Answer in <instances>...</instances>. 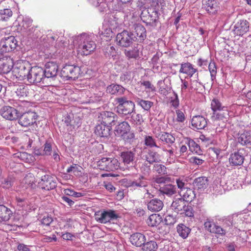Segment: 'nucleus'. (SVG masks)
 Here are the masks:
<instances>
[{"label":"nucleus","instance_id":"f257e3e1","mask_svg":"<svg viewBox=\"0 0 251 251\" xmlns=\"http://www.w3.org/2000/svg\"><path fill=\"white\" fill-rule=\"evenodd\" d=\"M78 46V53L82 55H88L94 51L96 48L95 43L92 40L90 37L85 33L80 34L75 38Z\"/></svg>","mask_w":251,"mask_h":251},{"label":"nucleus","instance_id":"f03ea898","mask_svg":"<svg viewBox=\"0 0 251 251\" xmlns=\"http://www.w3.org/2000/svg\"><path fill=\"white\" fill-rule=\"evenodd\" d=\"M118 103L117 112L123 116L131 115L135 111L133 102L127 100L126 97L118 98L116 100Z\"/></svg>","mask_w":251,"mask_h":251},{"label":"nucleus","instance_id":"7ed1b4c3","mask_svg":"<svg viewBox=\"0 0 251 251\" xmlns=\"http://www.w3.org/2000/svg\"><path fill=\"white\" fill-rule=\"evenodd\" d=\"M31 65L27 61H19L17 62L12 70V73L16 78L20 80L27 78Z\"/></svg>","mask_w":251,"mask_h":251},{"label":"nucleus","instance_id":"20e7f679","mask_svg":"<svg viewBox=\"0 0 251 251\" xmlns=\"http://www.w3.org/2000/svg\"><path fill=\"white\" fill-rule=\"evenodd\" d=\"M98 166L101 170L114 171L119 168L120 163L115 158L103 157L98 161Z\"/></svg>","mask_w":251,"mask_h":251},{"label":"nucleus","instance_id":"39448f33","mask_svg":"<svg viewBox=\"0 0 251 251\" xmlns=\"http://www.w3.org/2000/svg\"><path fill=\"white\" fill-rule=\"evenodd\" d=\"M80 68L73 65H66L63 67L60 72V76L66 80H75L80 74Z\"/></svg>","mask_w":251,"mask_h":251},{"label":"nucleus","instance_id":"423d86ee","mask_svg":"<svg viewBox=\"0 0 251 251\" xmlns=\"http://www.w3.org/2000/svg\"><path fill=\"white\" fill-rule=\"evenodd\" d=\"M17 46V41L13 36L2 37L0 40V50L4 53L14 50Z\"/></svg>","mask_w":251,"mask_h":251},{"label":"nucleus","instance_id":"0eeeda50","mask_svg":"<svg viewBox=\"0 0 251 251\" xmlns=\"http://www.w3.org/2000/svg\"><path fill=\"white\" fill-rule=\"evenodd\" d=\"M211 108L214 111L212 118L214 120H222L228 115L226 107H222L220 101L217 99H213L211 103Z\"/></svg>","mask_w":251,"mask_h":251},{"label":"nucleus","instance_id":"6e6552de","mask_svg":"<svg viewBox=\"0 0 251 251\" xmlns=\"http://www.w3.org/2000/svg\"><path fill=\"white\" fill-rule=\"evenodd\" d=\"M44 72V69L41 67H30L26 79L30 83H39L45 78Z\"/></svg>","mask_w":251,"mask_h":251},{"label":"nucleus","instance_id":"1a4fd4ad","mask_svg":"<svg viewBox=\"0 0 251 251\" xmlns=\"http://www.w3.org/2000/svg\"><path fill=\"white\" fill-rule=\"evenodd\" d=\"M95 216L97 222L102 224L117 220L119 217L115 212L112 210L99 211L95 213Z\"/></svg>","mask_w":251,"mask_h":251},{"label":"nucleus","instance_id":"9d476101","mask_svg":"<svg viewBox=\"0 0 251 251\" xmlns=\"http://www.w3.org/2000/svg\"><path fill=\"white\" fill-rule=\"evenodd\" d=\"M135 37L132 36L130 32L127 30H124L117 35L116 42L119 46L127 48L130 46L135 41Z\"/></svg>","mask_w":251,"mask_h":251},{"label":"nucleus","instance_id":"9b49d317","mask_svg":"<svg viewBox=\"0 0 251 251\" xmlns=\"http://www.w3.org/2000/svg\"><path fill=\"white\" fill-rule=\"evenodd\" d=\"M37 114L33 111H28L23 113L18 119V123L22 126L27 127L36 123Z\"/></svg>","mask_w":251,"mask_h":251},{"label":"nucleus","instance_id":"f8f14e48","mask_svg":"<svg viewBox=\"0 0 251 251\" xmlns=\"http://www.w3.org/2000/svg\"><path fill=\"white\" fill-rule=\"evenodd\" d=\"M14 68V61L8 56H4L0 58V73L7 74Z\"/></svg>","mask_w":251,"mask_h":251},{"label":"nucleus","instance_id":"ddd939ff","mask_svg":"<svg viewBox=\"0 0 251 251\" xmlns=\"http://www.w3.org/2000/svg\"><path fill=\"white\" fill-rule=\"evenodd\" d=\"M117 118V116L115 113L110 111L102 112L99 116V121L107 126L115 125Z\"/></svg>","mask_w":251,"mask_h":251},{"label":"nucleus","instance_id":"4468645a","mask_svg":"<svg viewBox=\"0 0 251 251\" xmlns=\"http://www.w3.org/2000/svg\"><path fill=\"white\" fill-rule=\"evenodd\" d=\"M141 159L150 164L161 161L160 155L156 151L151 150H149L147 152H143L141 154Z\"/></svg>","mask_w":251,"mask_h":251},{"label":"nucleus","instance_id":"2eb2a0df","mask_svg":"<svg viewBox=\"0 0 251 251\" xmlns=\"http://www.w3.org/2000/svg\"><path fill=\"white\" fill-rule=\"evenodd\" d=\"M147 178L144 176L140 175L139 176L133 180H129L127 184V187H131L134 189L145 188L148 186Z\"/></svg>","mask_w":251,"mask_h":251},{"label":"nucleus","instance_id":"dca6fc26","mask_svg":"<svg viewBox=\"0 0 251 251\" xmlns=\"http://www.w3.org/2000/svg\"><path fill=\"white\" fill-rule=\"evenodd\" d=\"M0 113L3 118L8 120H14L18 117V111L15 108L9 106L3 107Z\"/></svg>","mask_w":251,"mask_h":251},{"label":"nucleus","instance_id":"f3484780","mask_svg":"<svg viewBox=\"0 0 251 251\" xmlns=\"http://www.w3.org/2000/svg\"><path fill=\"white\" fill-rule=\"evenodd\" d=\"M39 184L42 189L48 191L53 189L56 186V182L50 176L48 175L41 177Z\"/></svg>","mask_w":251,"mask_h":251},{"label":"nucleus","instance_id":"a211bd4d","mask_svg":"<svg viewBox=\"0 0 251 251\" xmlns=\"http://www.w3.org/2000/svg\"><path fill=\"white\" fill-rule=\"evenodd\" d=\"M249 30V23L246 20H241L235 24L233 31L237 36H243Z\"/></svg>","mask_w":251,"mask_h":251},{"label":"nucleus","instance_id":"6ab92c4d","mask_svg":"<svg viewBox=\"0 0 251 251\" xmlns=\"http://www.w3.org/2000/svg\"><path fill=\"white\" fill-rule=\"evenodd\" d=\"M58 71L57 64L53 62H49L46 64L44 70L45 77L53 78L56 76Z\"/></svg>","mask_w":251,"mask_h":251},{"label":"nucleus","instance_id":"aec40b11","mask_svg":"<svg viewBox=\"0 0 251 251\" xmlns=\"http://www.w3.org/2000/svg\"><path fill=\"white\" fill-rule=\"evenodd\" d=\"M130 33L132 36L136 37L135 41H143L146 37V30L143 25L140 24L135 25L134 30Z\"/></svg>","mask_w":251,"mask_h":251},{"label":"nucleus","instance_id":"412c9836","mask_svg":"<svg viewBox=\"0 0 251 251\" xmlns=\"http://www.w3.org/2000/svg\"><path fill=\"white\" fill-rule=\"evenodd\" d=\"M129 241L133 245L137 247H141L146 241V238L144 234L136 232L130 235Z\"/></svg>","mask_w":251,"mask_h":251},{"label":"nucleus","instance_id":"4be33fe9","mask_svg":"<svg viewBox=\"0 0 251 251\" xmlns=\"http://www.w3.org/2000/svg\"><path fill=\"white\" fill-rule=\"evenodd\" d=\"M192 126L197 129L204 128L207 125L206 119L201 116H196L191 120Z\"/></svg>","mask_w":251,"mask_h":251},{"label":"nucleus","instance_id":"5701e85b","mask_svg":"<svg viewBox=\"0 0 251 251\" xmlns=\"http://www.w3.org/2000/svg\"><path fill=\"white\" fill-rule=\"evenodd\" d=\"M187 202L181 198H176L172 203V209L176 213L182 212L185 210Z\"/></svg>","mask_w":251,"mask_h":251},{"label":"nucleus","instance_id":"b1692460","mask_svg":"<svg viewBox=\"0 0 251 251\" xmlns=\"http://www.w3.org/2000/svg\"><path fill=\"white\" fill-rule=\"evenodd\" d=\"M130 127L127 122L123 121L117 125L115 128V133L118 136H122L129 131Z\"/></svg>","mask_w":251,"mask_h":251},{"label":"nucleus","instance_id":"393cba45","mask_svg":"<svg viewBox=\"0 0 251 251\" xmlns=\"http://www.w3.org/2000/svg\"><path fill=\"white\" fill-rule=\"evenodd\" d=\"M110 127L109 126L100 124L96 126L95 133L101 137H107L110 135Z\"/></svg>","mask_w":251,"mask_h":251},{"label":"nucleus","instance_id":"a878e982","mask_svg":"<svg viewBox=\"0 0 251 251\" xmlns=\"http://www.w3.org/2000/svg\"><path fill=\"white\" fill-rule=\"evenodd\" d=\"M148 208L149 210L153 212L160 211L163 207V202L157 199H152L150 201L148 204Z\"/></svg>","mask_w":251,"mask_h":251},{"label":"nucleus","instance_id":"bb28decb","mask_svg":"<svg viewBox=\"0 0 251 251\" xmlns=\"http://www.w3.org/2000/svg\"><path fill=\"white\" fill-rule=\"evenodd\" d=\"M238 142L242 145L251 144V133L248 131H243L238 134Z\"/></svg>","mask_w":251,"mask_h":251},{"label":"nucleus","instance_id":"cd10ccee","mask_svg":"<svg viewBox=\"0 0 251 251\" xmlns=\"http://www.w3.org/2000/svg\"><path fill=\"white\" fill-rule=\"evenodd\" d=\"M244 160V157L239 152H235L232 153L229 158L230 163L233 165L238 166L242 165Z\"/></svg>","mask_w":251,"mask_h":251},{"label":"nucleus","instance_id":"c85d7f7f","mask_svg":"<svg viewBox=\"0 0 251 251\" xmlns=\"http://www.w3.org/2000/svg\"><path fill=\"white\" fill-rule=\"evenodd\" d=\"M120 156L125 165L133 164L135 158V153L132 151H123L121 153Z\"/></svg>","mask_w":251,"mask_h":251},{"label":"nucleus","instance_id":"c756f323","mask_svg":"<svg viewBox=\"0 0 251 251\" xmlns=\"http://www.w3.org/2000/svg\"><path fill=\"white\" fill-rule=\"evenodd\" d=\"M197 71V70L194 68L191 63L187 62L181 64L179 72L187 74L190 77H192Z\"/></svg>","mask_w":251,"mask_h":251},{"label":"nucleus","instance_id":"7c9ffc66","mask_svg":"<svg viewBox=\"0 0 251 251\" xmlns=\"http://www.w3.org/2000/svg\"><path fill=\"white\" fill-rule=\"evenodd\" d=\"M193 184L196 189L202 191L207 188L208 179L206 177H199L194 180Z\"/></svg>","mask_w":251,"mask_h":251},{"label":"nucleus","instance_id":"2f4dec72","mask_svg":"<svg viewBox=\"0 0 251 251\" xmlns=\"http://www.w3.org/2000/svg\"><path fill=\"white\" fill-rule=\"evenodd\" d=\"M106 91L111 95H121L124 94L125 89L121 85L112 84L107 87Z\"/></svg>","mask_w":251,"mask_h":251},{"label":"nucleus","instance_id":"473e14b6","mask_svg":"<svg viewBox=\"0 0 251 251\" xmlns=\"http://www.w3.org/2000/svg\"><path fill=\"white\" fill-rule=\"evenodd\" d=\"M179 195L182 197L186 202L191 201L195 197V194L194 191L190 188H186L182 190V192H178Z\"/></svg>","mask_w":251,"mask_h":251},{"label":"nucleus","instance_id":"72a5a7b5","mask_svg":"<svg viewBox=\"0 0 251 251\" xmlns=\"http://www.w3.org/2000/svg\"><path fill=\"white\" fill-rule=\"evenodd\" d=\"M12 214L11 211L3 205H0V223L8 221Z\"/></svg>","mask_w":251,"mask_h":251},{"label":"nucleus","instance_id":"f704fd0d","mask_svg":"<svg viewBox=\"0 0 251 251\" xmlns=\"http://www.w3.org/2000/svg\"><path fill=\"white\" fill-rule=\"evenodd\" d=\"M159 191L162 194H165L168 196H171L176 192V188L175 185L169 184L160 187Z\"/></svg>","mask_w":251,"mask_h":251},{"label":"nucleus","instance_id":"c9c22d12","mask_svg":"<svg viewBox=\"0 0 251 251\" xmlns=\"http://www.w3.org/2000/svg\"><path fill=\"white\" fill-rule=\"evenodd\" d=\"M162 221L161 217L157 214H151L147 220V223L150 226H156L159 225Z\"/></svg>","mask_w":251,"mask_h":251},{"label":"nucleus","instance_id":"e433bc0d","mask_svg":"<svg viewBox=\"0 0 251 251\" xmlns=\"http://www.w3.org/2000/svg\"><path fill=\"white\" fill-rule=\"evenodd\" d=\"M205 8L206 10L210 14H215L218 10L217 3L215 0H208L206 2Z\"/></svg>","mask_w":251,"mask_h":251},{"label":"nucleus","instance_id":"4c0bfd02","mask_svg":"<svg viewBox=\"0 0 251 251\" xmlns=\"http://www.w3.org/2000/svg\"><path fill=\"white\" fill-rule=\"evenodd\" d=\"M157 137L161 141L168 144H173L175 140L174 137H173L171 134L167 132H161L157 136Z\"/></svg>","mask_w":251,"mask_h":251},{"label":"nucleus","instance_id":"58836bf2","mask_svg":"<svg viewBox=\"0 0 251 251\" xmlns=\"http://www.w3.org/2000/svg\"><path fill=\"white\" fill-rule=\"evenodd\" d=\"M190 231L191 229L189 227L183 224H180L177 226V231L179 235L183 239L188 237Z\"/></svg>","mask_w":251,"mask_h":251},{"label":"nucleus","instance_id":"ea45409f","mask_svg":"<svg viewBox=\"0 0 251 251\" xmlns=\"http://www.w3.org/2000/svg\"><path fill=\"white\" fill-rule=\"evenodd\" d=\"M158 249V246L156 242L154 241H150L147 242H144L142 246V251H156Z\"/></svg>","mask_w":251,"mask_h":251},{"label":"nucleus","instance_id":"a19ab883","mask_svg":"<svg viewBox=\"0 0 251 251\" xmlns=\"http://www.w3.org/2000/svg\"><path fill=\"white\" fill-rule=\"evenodd\" d=\"M137 103L142 107L144 110L148 111L153 105V102L141 99L139 98H135Z\"/></svg>","mask_w":251,"mask_h":251},{"label":"nucleus","instance_id":"79ce46f5","mask_svg":"<svg viewBox=\"0 0 251 251\" xmlns=\"http://www.w3.org/2000/svg\"><path fill=\"white\" fill-rule=\"evenodd\" d=\"M13 13L10 9L5 8L0 10V20L7 21L12 17Z\"/></svg>","mask_w":251,"mask_h":251},{"label":"nucleus","instance_id":"37998d69","mask_svg":"<svg viewBox=\"0 0 251 251\" xmlns=\"http://www.w3.org/2000/svg\"><path fill=\"white\" fill-rule=\"evenodd\" d=\"M126 55L129 58H137L139 55V50L137 47H135L132 50H125Z\"/></svg>","mask_w":251,"mask_h":251},{"label":"nucleus","instance_id":"c03bdc74","mask_svg":"<svg viewBox=\"0 0 251 251\" xmlns=\"http://www.w3.org/2000/svg\"><path fill=\"white\" fill-rule=\"evenodd\" d=\"M144 143L146 146L150 148H159V147L157 145L155 139L151 136L146 135L144 137Z\"/></svg>","mask_w":251,"mask_h":251},{"label":"nucleus","instance_id":"a18cd8bd","mask_svg":"<svg viewBox=\"0 0 251 251\" xmlns=\"http://www.w3.org/2000/svg\"><path fill=\"white\" fill-rule=\"evenodd\" d=\"M43 154L45 155H50L53 152L52 145L51 142L47 141L43 146Z\"/></svg>","mask_w":251,"mask_h":251},{"label":"nucleus","instance_id":"49530a36","mask_svg":"<svg viewBox=\"0 0 251 251\" xmlns=\"http://www.w3.org/2000/svg\"><path fill=\"white\" fill-rule=\"evenodd\" d=\"M153 170L158 174L163 175L167 174V168L162 164H156L153 166Z\"/></svg>","mask_w":251,"mask_h":251},{"label":"nucleus","instance_id":"de8ad7c7","mask_svg":"<svg viewBox=\"0 0 251 251\" xmlns=\"http://www.w3.org/2000/svg\"><path fill=\"white\" fill-rule=\"evenodd\" d=\"M208 69L210 73L211 80L212 81H213L216 78L217 74V67L215 63L214 62H211L209 64Z\"/></svg>","mask_w":251,"mask_h":251},{"label":"nucleus","instance_id":"09e8293b","mask_svg":"<svg viewBox=\"0 0 251 251\" xmlns=\"http://www.w3.org/2000/svg\"><path fill=\"white\" fill-rule=\"evenodd\" d=\"M16 93L19 98L26 96L27 94L26 87L24 85L19 86L17 88Z\"/></svg>","mask_w":251,"mask_h":251},{"label":"nucleus","instance_id":"8fccbe9b","mask_svg":"<svg viewBox=\"0 0 251 251\" xmlns=\"http://www.w3.org/2000/svg\"><path fill=\"white\" fill-rule=\"evenodd\" d=\"M187 144L189 146L190 150L192 152L198 153V151L200 150V146L193 140L189 139L188 141Z\"/></svg>","mask_w":251,"mask_h":251},{"label":"nucleus","instance_id":"3c124183","mask_svg":"<svg viewBox=\"0 0 251 251\" xmlns=\"http://www.w3.org/2000/svg\"><path fill=\"white\" fill-rule=\"evenodd\" d=\"M13 182L14 178L11 176H8L2 181V187L6 189H9L13 185Z\"/></svg>","mask_w":251,"mask_h":251},{"label":"nucleus","instance_id":"603ef678","mask_svg":"<svg viewBox=\"0 0 251 251\" xmlns=\"http://www.w3.org/2000/svg\"><path fill=\"white\" fill-rule=\"evenodd\" d=\"M80 166L76 164H73L69 167L67 170V172L70 173L72 172L75 175H78L80 172Z\"/></svg>","mask_w":251,"mask_h":251},{"label":"nucleus","instance_id":"864d4df0","mask_svg":"<svg viewBox=\"0 0 251 251\" xmlns=\"http://www.w3.org/2000/svg\"><path fill=\"white\" fill-rule=\"evenodd\" d=\"M34 182V177L32 174L27 175L23 180V183L31 186Z\"/></svg>","mask_w":251,"mask_h":251},{"label":"nucleus","instance_id":"5fc2aeb1","mask_svg":"<svg viewBox=\"0 0 251 251\" xmlns=\"http://www.w3.org/2000/svg\"><path fill=\"white\" fill-rule=\"evenodd\" d=\"M65 194L67 195L71 196L75 198H79L83 196V194L80 192H76L70 189H65Z\"/></svg>","mask_w":251,"mask_h":251},{"label":"nucleus","instance_id":"6e6d98bb","mask_svg":"<svg viewBox=\"0 0 251 251\" xmlns=\"http://www.w3.org/2000/svg\"><path fill=\"white\" fill-rule=\"evenodd\" d=\"M131 118V120L134 121L136 124L140 125L143 122V119L141 114L132 113Z\"/></svg>","mask_w":251,"mask_h":251},{"label":"nucleus","instance_id":"4d7b16f0","mask_svg":"<svg viewBox=\"0 0 251 251\" xmlns=\"http://www.w3.org/2000/svg\"><path fill=\"white\" fill-rule=\"evenodd\" d=\"M52 221V217L48 215L45 216L41 220L42 225L45 226H49Z\"/></svg>","mask_w":251,"mask_h":251},{"label":"nucleus","instance_id":"13d9d810","mask_svg":"<svg viewBox=\"0 0 251 251\" xmlns=\"http://www.w3.org/2000/svg\"><path fill=\"white\" fill-rule=\"evenodd\" d=\"M176 121L178 122H183L185 119V115L183 111L180 109H177L176 110Z\"/></svg>","mask_w":251,"mask_h":251},{"label":"nucleus","instance_id":"bf43d9fd","mask_svg":"<svg viewBox=\"0 0 251 251\" xmlns=\"http://www.w3.org/2000/svg\"><path fill=\"white\" fill-rule=\"evenodd\" d=\"M21 159L24 160L26 162H30V161H32V156L26 152H22L20 153V155L18 156Z\"/></svg>","mask_w":251,"mask_h":251},{"label":"nucleus","instance_id":"052dcab7","mask_svg":"<svg viewBox=\"0 0 251 251\" xmlns=\"http://www.w3.org/2000/svg\"><path fill=\"white\" fill-rule=\"evenodd\" d=\"M215 224L209 221H207L204 223V226L205 228L209 232L212 233L213 231H214V227H215Z\"/></svg>","mask_w":251,"mask_h":251},{"label":"nucleus","instance_id":"680f3d73","mask_svg":"<svg viewBox=\"0 0 251 251\" xmlns=\"http://www.w3.org/2000/svg\"><path fill=\"white\" fill-rule=\"evenodd\" d=\"M118 27V22H115V25H111V26H109V28L105 27L104 30H105V36H110L112 33V30L117 28Z\"/></svg>","mask_w":251,"mask_h":251},{"label":"nucleus","instance_id":"e2e57ef3","mask_svg":"<svg viewBox=\"0 0 251 251\" xmlns=\"http://www.w3.org/2000/svg\"><path fill=\"white\" fill-rule=\"evenodd\" d=\"M155 182L157 183L160 184V183H164L166 182H170L171 181V178L170 177H168L167 176H161L157 177L155 179Z\"/></svg>","mask_w":251,"mask_h":251},{"label":"nucleus","instance_id":"0e129e2a","mask_svg":"<svg viewBox=\"0 0 251 251\" xmlns=\"http://www.w3.org/2000/svg\"><path fill=\"white\" fill-rule=\"evenodd\" d=\"M190 162L198 165H201L204 162V160L198 157L193 156L190 158Z\"/></svg>","mask_w":251,"mask_h":251},{"label":"nucleus","instance_id":"69168bd1","mask_svg":"<svg viewBox=\"0 0 251 251\" xmlns=\"http://www.w3.org/2000/svg\"><path fill=\"white\" fill-rule=\"evenodd\" d=\"M142 84L145 87L146 89H148L149 91L153 92L155 91V87L149 81H144Z\"/></svg>","mask_w":251,"mask_h":251},{"label":"nucleus","instance_id":"338daca9","mask_svg":"<svg viewBox=\"0 0 251 251\" xmlns=\"http://www.w3.org/2000/svg\"><path fill=\"white\" fill-rule=\"evenodd\" d=\"M32 20L28 18H25L23 20V26L26 29L31 25Z\"/></svg>","mask_w":251,"mask_h":251},{"label":"nucleus","instance_id":"774afa93","mask_svg":"<svg viewBox=\"0 0 251 251\" xmlns=\"http://www.w3.org/2000/svg\"><path fill=\"white\" fill-rule=\"evenodd\" d=\"M164 84V81L163 80H160L158 82V85L160 87L159 91L160 93L164 95H166L168 93V90L165 88H164L163 86H162Z\"/></svg>","mask_w":251,"mask_h":251}]
</instances>
